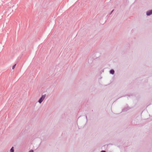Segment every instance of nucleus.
Segmentation results:
<instances>
[{
  "instance_id": "nucleus-1",
  "label": "nucleus",
  "mask_w": 152,
  "mask_h": 152,
  "mask_svg": "<svg viewBox=\"0 0 152 152\" xmlns=\"http://www.w3.org/2000/svg\"><path fill=\"white\" fill-rule=\"evenodd\" d=\"M45 97V95H42L39 101V102L41 103Z\"/></svg>"
},
{
  "instance_id": "nucleus-4",
  "label": "nucleus",
  "mask_w": 152,
  "mask_h": 152,
  "mask_svg": "<svg viewBox=\"0 0 152 152\" xmlns=\"http://www.w3.org/2000/svg\"><path fill=\"white\" fill-rule=\"evenodd\" d=\"M14 148H13V147H12L10 149V152H14Z\"/></svg>"
},
{
  "instance_id": "nucleus-5",
  "label": "nucleus",
  "mask_w": 152,
  "mask_h": 152,
  "mask_svg": "<svg viewBox=\"0 0 152 152\" xmlns=\"http://www.w3.org/2000/svg\"><path fill=\"white\" fill-rule=\"evenodd\" d=\"M16 65V64H15V65H14L13 66H12V69H14V68H15V66Z\"/></svg>"
},
{
  "instance_id": "nucleus-2",
  "label": "nucleus",
  "mask_w": 152,
  "mask_h": 152,
  "mask_svg": "<svg viewBox=\"0 0 152 152\" xmlns=\"http://www.w3.org/2000/svg\"><path fill=\"white\" fill-rule=\"evenodd\" d=\"M152 14V10L148 11L146 13L147 15H149Z\"/></svg>"
},
{
  "instance_id": "nucleus-7",
  "label": "nucleus",
  "mask_w": 152,
  "mask_h": 152,
  "mask_svg": "<svg viewBox=\"0 0 152 152\" xmlns=\"http://www.w3.org/2000/svg\"><path fill=\"white\" fill-rule=\"evenodd\" d=\"M101 152H106L105 151H102Z\"/></svg>"
},
{
  "instance_id": "nucleus-6",
  "label": "nucleus",
  "mask_w": 152,
  "mask_h": 152,
  "mask_svg": "<svg viewBox=\"0 0 152 152\" xmlns=\"http://www.w3.org/2000/svg\"><path fill=\"white\" fill-rule=\"evenodd\" d=\"M29 152H33V150H30L29 151Z\"/></svg>"
},
{
  "instance_id": "nucleus-3",
  "label": "nucleus",
  "mask_w": 152,
  "mask_h": 152,
  "mask_svg": "<svg viewBox=\"0 0 152 152\" xmlns=\"http://www.w3.org/2000/svg\"><path fill=\"white\" fill-rule=\"evenodd\" d=\"M110 72L111 74H113L114 73V71L113 70H111L110 71Z\"/></svg>"
}]
</instances>
